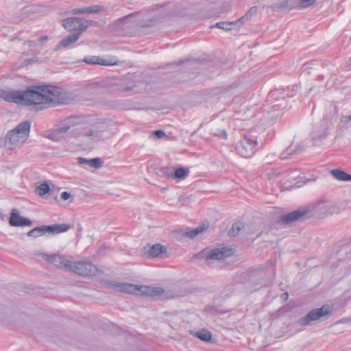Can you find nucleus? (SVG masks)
I'll return each mask as SVG.
<instances>
[{
  "label": "nucleus",
  "instance_id": "nucleus-1",
  "mask_svg": "<svg viewBox=\"0 0 351 351\" xmlns=\"http://www.w3.org/2000/svg\"><path fill=\"white\" fill-rule=\"evenodd\" d=\"M3 100L25 106H40L47 108L50 104H61L67 99V93L62 88L53 86H33L25 90H1Z\"/></svg>",
  "mask_w": 351,
  "mask_h": 351
},
{
  "label": "nucleus",
  "instance_id": "nucleus-2",
  "mask_svg": "<svg viewBox=\"0 0 351 351\" xmlns=\"http://www.w3.org/2000/svg\"><path fill=\"white\" fill-rule=\"evenodd\" d=\"M31 123L25 121L8 132L4 139V147L8 149L21 147L29 136Z\"/></svg>",
  "mask_w": 351,
  "mask_h": 351
},
{
  "label": "nucleus",
  "instance_id": "nucleus-3",
  "mask_svg": "<svg viewBox=\"0 0 351 351\" xmlns=\"http://www.w3.org/2000/svg\"><path fill=\"white\" fill-rule=\"evenodd\" d=\"M110 286L117 291L130 294H137L141 293L145 295L153 296L159 295L163 292L162 289L160 287L136 285L131 283L118 282L114 281L110 282Z\"/></svg>",
  "mask_w": 351,
  "mask_h": 351
},
{
  "label": "nucleus",
  "instance_id": "nucleus-4",
  "mask_svg": "<svg viewBox=\"0 0 351 351\" xmlns=\"http://www.w3.org/2000/svg\"><path fill=\"white\" fill-rule=\"evenodd\" d=\"M258 146L257 136L251 131L245 134L237 143L236 150L243 158H251L256 152Z\"/></svg>",
  "mask_w": 351,
  "mask_h": 351
},
{
  "label": "nucleus",
  "instance_id": "nucleus-5",
  "mask_svg": "<svg viewBox=\"0 0 351 351\" xmlns=\"http://www.w3.org/2000/svg\"><path fill=\"white\" fill-rule=\"evenodd\" d=\"M332 311V306L329 304L323 305L320 308L310 311L305 316L300 317L298 319V323L302 326L310 325L313 322L317 321L322 317H328Z\"/></svg>",
  "mask_w": 351,
  "mask_h": 351
},
{
  "label": "nucleus",
  "instance_id": "nucleus-6",
  "mask_svg": "<svg viewBox=\"0 0 351 351\" xmlns=\"http://www.w3.org/2000/svg\"><path fill=\"white\" fill-rule=\"evenodd\" d=\"M70 267L69 271L83 277L94 276L98 271L97 266L90 262L71 261Z\"/></svg>",
  "mask_w": 351,
  "mask_h": 351
},
{
  "label": "nucleus",
  "instance_id": "nucleus-7",
  "mask_svg": "<svg viewBox=\"0 0 351 351\" xmlns=\"http://www.w3.org/2000/svg\"><path fill=\"white\" fill-rule=\"evenodd\" d=\"M90 22L81 18L71 17L64 19L62 25L70 32H79L80 34L89 26Z\"/></svg>",
  "mask_w": 351,
  "mask_h": 351
},
{
  "label": "nucleus",
  "instance_id": "nucleus-8",
  "mask_svg": "<svg viewBox=\"0 0 351 351\" xmlns=\"http://www.w3.org/2000/svg\"><path fill=\"white\" fill-rule=\"evenodd\" d=\"M233 5L234 2L232 0H222L210 7V13L206 17H221L228 13Z\"/></svg>",
  "mask_w": 351,
  "mask_h": 351
},
{
  "label": "nucleus",
  "instance_id": "nucleus-9",
  "mask_svg": "<svg viewBox=\"0 0 351 351\" xmlns=\"http://www.w3.org/2000/svg\"><path fill=\"white\" fill-rule=\"evenodd\" d=\"M310 213V208L304 206L298 210L289 213L280 217V221L285 224H289L295 221H301Z\"/></svg>",
  "mask_w": 351,
  "mask_h": 351
},
{
  "label": "nucleus",
  "instance_id": "nucleus-10",
  "mask_svg": "<svg viewBox=\"0 0 351 351\" xmlns=\"http://www.w3.org/2000/svg\"><path fill=\"white\" fill-rule=\"evenodd\" d=\"M43 257L49 263L59 268H64L69 271L71 268V261L66 259L63 256L58 254H43Z\"/></svg>",
  "mask_w": 351,
  "mask_h": 351
},
{
  "label": "nucleus",
  "instance_id": "nucleus-11",
  "mask_svg": "<svg viewBox=\"0 0 351 351\" xmlns=\"http://www.w3.org/2000/svg\"><path fill=\"white\" fill-rule=\"evenodd\" d=\"M112 135V132L104 125L91 129L86 133V136L93 141H104L110 138Z\"/></svg>",
  "mask_w": 351,
  "mask_h": 351
},
{
  "label": "nucleus",
  "instance_id": "nucleus-12",
  "mask_svg": "<svg viewBox=\"0 0 351 351\" xmlns=\"http://www.w3.org/2000/svg\"><path fill=\"white\" fill-rule=\"evenodd\" d=\"M310 208L311 215H317V217H323L330 213L331 206L326 201H319L312 206H308Z\"/></svg>",
  "mask_w": 351,
  "mask_h": 351
},
{
  "label": "nucleus",
  "instance_id": "nucleus-13",
  "mask_svg": "<svg viewBox=\"0 0 351 351\" xmlns=\"http://www.w3.org/2000/svg\"><path fill=\"white\" fill-rule=\"evenodd\" d=\"M9 224L14 227L30 226L32 224V221L29 218L21 216L18 210L16 208H13L10 213Z\"/></svg>",
  "mask_w": 351,
  "mask_h": 351
},
{
  "label": "nucleus",
  "instance_id": "nucleus-14",
  "mask_svg": "<svg viewBox=\"0 0 351 351\" xmlns=\"http://www.w3.org/2000/svg\"><path fill=\"white\" fill-rule=\"evenodd\" d=\"M231 250L226 247L216 248L209 251L206 254V260H221L230 254Z\"/></svg>",
  "mask_w": 351,
  "mask_h": 351
},
{
  "label": "nucleus",
  "instance_id": "nucleus-15",
  "mask_svg": "<svg viewBox=\"0 0 351 351\" xmlns=\"http://www.w3.org/2000/svg\"><path fill=\"white\" fill-rule=\"evenodd\" d=\"M44 234H57L61 232H66L71 228L70 225L66 223L53 224L49 226H42Z\"/></svg>",
  "mask_w": 351,
  "mask_h": 351
},
{
  "label": "nucleus",
  "instance_id": "nucleus-16",
  "mask_svg": "<svg viewBox=\"0 0 351 351\" xmlns=\"http://www.w3.org/2000/svg\"><path fill=\"white\" fill-rule=\"evenodd\" d=\"M83 62L88 64H100L103 66H112L117 64V62L112 60L103 59L99 56H93L85 57Z\"/></svg>",
  "mask_w": 351,
  "mask_h": 351
},
{
  "label": "nucleus",
  "instance_id": "nucleus-17",
  "mask_svg": "<svg viewBox=\"0 0 351 351\" xmlns=\"http://www.w3.org/2000/svg\"><path fill=\"white\" fill-rule=\"evenodd\" d=\"M80 33L79 32H73L72 34L68 35L59 42V43L56 46L55 50L58 51L62 47H68L71 45L75 43L80 38Z\"/></svg>",
  "mask_w": 351,
  "mask_h": 351
},
{
  "label": "nucleus",
  "instance_id": "nucleus-18",
  "mask_svg": "<svg viewBox=\"0 0 351 351\" xmlns=\"http://www.w3.org/2000/svg\"><path fill=\"white\" fill-rule=\"evenodd\" d=\"M105 8L101 5H95L88 7L75 8L73 10V14H95L103 12Z\"/></svg>",
  "mask_w": 351,
  "mask_h": 351
},
{
  "label": "nucleus",
  "instance_id": "nucleus-19",
  "mask_svg": "<svg viewBox=\"0 0 351 351\" xmlns=\"http://www.w3.org/2000/svg\"><path fill=\"white\" fill-rule=\"evenodd\" d=\"M167 248L160 243H156L152 245L148 252V256L150 258H158L167 254Z\"/></svg>",
  "mask_w": 351,
  "mask_h": 351
},
{
  "label": "nucleus",
  "instance_id": "nucleus-20",
  "mask_svg": "<svg viewBox=\"0 0 351 351\" xmlns=\"http://www.w3.org/2000/svg\"><path fill=\"white\" fill-rule=\"evenodd\" d=\"M293 7V0H283L282 1H278L270 5V8L273 11L279 12V11H288L291 10Z\"/></svg>",
  "mask_w": 351,
  "mask_h": 351
},
{
  "label": "nucleus",
  "instance_id": "nucleus-21",
  "mask_svg": "<svg viewBox=\"0 0 351 351\" xmlns=\"http://www.w3.org/2000/svg\"><path fill=\"white\" fill-rule=\"evenodd\" d=\"M147 84L145 82L140 81L134 84L132 86H126L122 88L123 92L132 91L134 93H141L147 91Z\"/></svg>",
  "mask_w": 351,
  "mask_h": 351
},
{
  "label": "nucleus",
  "instance_id": "nucleus-22",
  "mask_svg": "<svg viewBox=\"0 0 351 351\" xmlns=\"http://www.w3.org/2000/svg\"><path fill=\"white\" fill-rule=\"evenodd\" d=\"M189 334L192 336L195 337L204 342H211L212 341V333L209 330L205 328H202L198 331L195 330H189Z\"/></svg>",
  "mask_w": 351,
  "mask_h": 351
},
{
  "label": "nucleus",
  "instance_id": "nucleus-23",
  "mask_svg": "<svg viewBox=\"0 0 351 351\" xmlns=\"http://www.w3.org/2000/svg\"><path fill=\"white\" fill-rule=\"evenodd\" d=\"M306 147V145L303 142L298 144L295 148H292V146H289L284 152L281 154V158L282 159H287L289 158V156L297 154L301 152L305 149Z\"/></svg>",
  "mask_w": 351,
  "mask_h": 351
},
{
  "label": "nucleus",
  "instance_id": "nucleus-24",
  "mask_svg": "<svg viewBox=\"0 0 351 351\" xmlns=\"http://www.w3.org/2000/svg\"><path fill=\"white\" fill-rule=\"evenodd\" d=\"M77 161L80 165H88L89 167L98 169L102 167V161L99 158L87 159L82 157H78Z\"/></svg>",
  "mask_w": 351,
  "mask_h": 351
},
{
  "label": "nucleus",
  "instance_id": "nucleus-25",
  "mask_svg": "<svg viewBox=\"0 0 351 351\" xmlns=\"http://www.w3.org/2000/svg\"><path fill=\"white\" fill-rule=\"evenodd\" d=\"M208 228V223H204L202 226L197 227L193 230H186L183 234L185 237H187L191 239H193L196 237L199 234L202 232L204 230H206Z\"/></svg>",
  "mask_w": 351,
  "mask_h": 351
},
{
  "label": "nucleus",
  "instance_id": "nucleus-26",
  "mask_svg": "<svg viewBox=\"0 0 351 351\" xmlns=\"http://www.w3.org/2000/svg\"><path fill=\"white\" fill-rule=\"evenodd\" d=\"M331 175L337 180L340 181H351V175L340 169H332L330 171Z\"/></svg>",
  "mask_w": 351,
  "mask_h": 351
},
{
  "label": "nucleus",
  "instance_id": "nucleus-27",
  "mask_svg": "<svg viewBox=\"0 0 351 351\" xmlns=\"http://www.w3.org/2000/svg\"><path fill=\"white\" fill-rule=\"evenodd\" d=\"M156 173L160 177L173 179V167H162L156 172Z\"/></svg>",
  "mask_w": 351,
  "mask_h": 351
},
{
  "label": "nucleus",
  "instance_id": "nucleus-28",
  "mask_svg": "<svg viewBox=\"0 0 351 351\" xmlns=\"http://www.w3.org/2000/svg\"><path fill=\"white\" fill-rule=\"evenodd\" d=\"M189 171L184 167H180L177 169L173 167V179L183 180L188 176Z\"/></svg>",
  "mask_w": 351,
  "mask_h": 351
},
{
  "label": "nucleus",
  "instance_id": "nucleus-29",
  "mask_svg": "<svg viewBox=\"0 0 351 351\" xmlns=\"http://www.w3.org/2000/svg\"><path fill=\"white\" fill-rule=\"evenodd\" d=\"M235 21H220L217 22L214 27L221 29L225 31H230L233 29V26L237 25Z\"/></svg>",
  "mask_w": 351,
  "mask_h": 351
},
{
  "label": "nucleus",
  "instance_id": "nucleus-30",
  "mask_svg": "<svg viewBox=\"0 0 351 351\" xmlns=\"http://www.w3.org/2000/svg\"><path fill=\"white\" fill-rule=\"evenodd\" d=\"M288 95V94L285 95L284 90L280 89L271 91L269 94V98L276 99L278 101L282 100V101H284L285 98Z\"/></svg>",
  "mask_w": 351,
  "mask_h": 351
},
{
  "label": "nucleus",
  "instance_id": "nucleus-31",
  "mask_svg": "<svg viewBox=\"0 0 351 351\" xmlns=\"http://www.w3.org/2000/svg\"><path fill=\"white\" fill-rule=\"evenodd\" d=\"M244 228L245 226L242 223H234L232 224L231 229L229 230V234L234 237L237 235Z\"/></svg>",
  "mask_w": 351,
  "mask_h": 351
},
{
  "label": "nucleus",
  "instance_id": "nucleus-32",
  "mask_svg": "<svg viewBox=\"0 0 351 351\" xmlns=\"http://www.w3.org/2000/svg\"><path fill=\"white\" fill-rule=\"evenodd\" d=\"M49 191H50V186L46 182L40 184L39 186H38L36 187V193L40 196L45 195V194L49 193Z\"/></svg>",
  "mask_w": 351,
  "mask_h": 351
},
{
  "label": "nucleus",
  "instance_id": "nucleus-33",
  "mask_svg": "<svg viewBox=\"0 0 351 351\" xmlns=\"http://www.w3.org/2000/svg\"><path fill=\"white\" fill-rule=\"evenodd\" d=\"M44 234H44V231H43L42 226H37V227L32 229L27 233V235L28 237H40V236L44 235Z\"/></svg>",
  "mask_w": 351,
  "mask_h": 351
},
{
  "label": "nucleus",
  "instance_id": "nucleus-34",
  "mask_svg": "<svg viewBox=\"0 0 351 351\" xmlns=\"http://www.w3.org/2000/svg\"><path fill=\"white\" fill-rule=\"evenodd\" d=\"M315 2V0H298V5L300 8H307Z\"/></svg>",
  "mask_w": 351,
  "mask_h": 351
},
{
  "label": "nucleus",
  "instance_id": "nucleus-35",
  "mask_svg": "<svg viewBox=\"0 0 351 351\" xmlns=\"http://www.w3.org/2000/svg\"><path fill=\"white\" fill-rule=\"evenodd\" d=\"M212 134L214 136H219L223 138H226L227 137V132L225 130H217L215 129H213Z\"/></svg>",
  "mask_w": 351,
  "mask_h": 351
},
{
  "label": "nucleus",
  "instance_id": "nucleus-36",
  "mask_svg": "<svg viewBox=\"0 0 351 351\" xmlns=\"http://www.w3.org/2000/svg\"><path fill=\"white\" fill-rule=\"evenodd\" d=\"M251 19H252V17H250V16H247V14L245 13L243 16L239 18L238 20H236L235 23L241 25L243 24L244 23L250 21Z\"/></svg>",
  "mask_w": 351,
  "mask_h": 351
},
{
  "label": "nucleus",
  "instance_id": "nucleus-37",
  "mask_svg": "<svg viewBox=\"0 0 351 351\" xmlns=\"http://www.w3.org/2000/svg\"><path fill=\"white\" fill-rule=\"evenodd\" d=\"M257 10H258V8L256 6H253L249 9V10L246 12V14H247V16L252 17L256 14Z\"/></svg>",
  "mask_w": 351,
  "mask_h": 351
},
{
  "label": "nucleus",
  "instance_id": "nucleus-38",
  "mask_svg": "<svg viewBox=\"0 0 351 351\" xmlns=\"http://www.w3.org/2000/svg\"><path fill=\"white\" fill-rule=\"evenodd\" d=\"M70 128V126L69 125H64V126H61V127H59L57 130H56V132L58 133H64L66 132H67Z\"/></svg>",
  "mask_w": 351,
  "mask_h": 351
},
{
  "label": "nucleus",
  "instance_id": "nucleus-39",
  "mask_svg": "<svg viewBox=\"0 0 351 351\" xmlns=\"http://www.w3.org/2000/svg\"><path fill=\"white\" fill-rule=\"evenodd\" d=\"M154 134L157 136L158 138H161L166 136L165 132L162 130H156L154 132Z\"/></svg>",
  "mask_w": 351,
  "mask_h": 351
},
{
  "label": "nucleus",
  "instance_id": "nucleus-40",
  "mask_svg": "<svg viewBox=\"0 0 351 351\" xmlns=\"http://www.w3.org/2000/svg\"><path fill=\"white\" fill-rule=\"evenodd\" d=\"M70 197H71V194H70V193H69L67 191H64L61 193V198L63 200H67L70 198Z\"/></svg>",
  "mask_w": 351,
  "mask_h": 351
},
{
  "label": "nucleus",
  "instance_id": "nucleus-41",
  "mask_svg": "<svg viewBox=\"0 0 351 351\" xmlns=\"http://www.w3.org/2000/svg\"><path fill=\"white\" fill-rule=\"evenodd\" d=\"M341 123H347L350 121H351V115L348 116H342L341 118Z\"/></svg>",
  "mask_w": 351,
  "mask_h": 351
},
{
  "label": "nucleus",
  "instance_id": "nucleus-42",
  "mask_svg": "<svg viewBox=\"0 0 351 351\" xmlns=\"http://www.w3.org/2000/svg\"><path fill=\"white\" fill-rule=\"evenodd\" d=\"M284 105V103L282 104V102L280 104H274L272 106V109L274 111H276L279 109V108L282 106Z\"/></svg>",
  "mask_w": 351,
  "mask_h": 351
},
{
  "label": "nucleus",
  "instance_id": "nucleus-43",
  "mask_svg": "<svg viewBox=\"0 0 351 351\" xmlns=\"http://www.w3.org/2000/svg\"><path fill=\"white\" fill-rule=\"evenodd\" d=\"M346 68L347 70H351V58L350 59L346 62Z\"/></svg>",
  "mask_w": 351,
  "mask_h": 351
},
{
  "label": "nucleus",
  "instance_id": "nucleus-44",
  "mask_svg": "<svg viewBox=\"0 0 351 351\" xmlns=\"http://www.w3.org/2000/svg\"><path fill=\"white\" fill-rule=\"evenodd\" d=\"M48 40V36H43L40 37V38L38 39V40L39 42H44V41H46V40Z\"/></svg>",
  "mask_w": 351,
  "mask_h": 351
},
{
  "label": "nucleus",
  "instance_id": "nucleus-45",
  "mask_svg": "<svg viewBox=\"0 0 351 351\" xmlns=\"http://www.w3.org/2000/svg\"><path fill=\"white\" fill-rule=\"evenodd\" d=\"M328 133L325 131L322 133V134L319 135L320 139H324L327 136Z\"/></svg>",
  "mask_w": 351,
  "mask_h": 351
},
{
  "label": "nucleus",
  "instance_id": "nucleus-46",
  "mask_svg": "<svg viewBox=\"0 0 351 351\" xmlns=\"http://www.w3.org/2000/svg\"><path fill=\"white\" fill-rule=\"evenodd\" d=\"M288 296H289V295H288L287 292H285L284 293L282 294V298L285 300H287L288 299Z\"/></svg>",
  "mask_w": 351,
  "mask_h": 351
},
{
  "label": "nucleus",
  "instance_id": "nucleus-47",
  "mask_svg": "<svg viewBox=\"0 0 351 351\" xmlns=\"http://www.w3.org/2000/svg\"><path fill=\"white\" fill-rule=\"evenodd\" d=\"M334 112L335 114V120H336L337 119V108L336 106L334 107Z\"/></svg>",
  "mask_w": 351,
  "mask_h": 351
},
{
  "label": "nucleus",
  "instance_id": "nucleus-48",
  "mask_svg": "<svg viewBox=\"0 0 351 351\" xmlns=\"http://www.w3.org/2000/svg\"><path fill=\"white\" fill-rule=\"evenodd\" d=\"M34 44H35V42H34V41H32V40L28 41V45H29V46H30V47H33V46H34Z\"/></svg>",
  "mask_w": 351,
  "mask_h": 351
},
{
  "label": "nucleus",
  "instance_id": "nucleus-49",
  "mask_svg": "<svg viewBox=\"0 0 351 351\" xmlns=\"http://www.w3.org/2000/svg\"><path fill=\"white\" fill-rule=\"evenodd\" d=\"M34 61H35L34 60L31 59V60H28V63H29V64H32V63H33Z\"/></svg>",
  "mask_w": 351,
  "mask_h": 351
},
{
  "label": "nucleus",
  "instance_id": "nucleus-50",
  "mask_svg": "<svg viewBox=\"0 0 351 351\" xmlns=\"http://www.w3.org/2000/svg\"><path fill=\"white\" fill-rule=\"evenodd\" d=\"M183 62H184V61H180V62H178L177 63V64H178V65H180V64H181Z\"/></svg>",
  "mask_w": 351,
  "mask_h": 351
}]
</instances>
